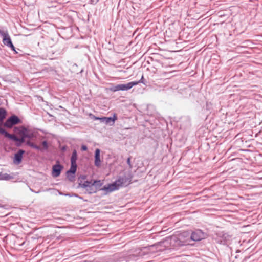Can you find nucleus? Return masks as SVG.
<instances>
[{
  "mask_svg": "<svg viewBox=\"0 0 262 262\" xmlns=\"http://www.w3.org/2000/svg\"><path fill=\"white\" fill-rule=\"evenodd\" d=\"M5 137L9 138V139L15 142V145L17 147H20L22 146L23 143H25L26 145L29 147L36 149L38 151H43V150H48L49 148V145L48 142L46 140H44L41 142L42 147L38 146L32 142L30 140H26L23 136L18 135L19 137L17 136V134H11L9 133L6 130L2 134Z\"/></svg>",
  "mask_w": 262,
  "mask_h": 262,
  "instance_id": "1",
  "label": "nucleus"
},
{
  "mask_svg": "<svg viewBox=\"0 0 262 262\" xmlns=\"http://www.w3.org/2000/svg\"><path fill=\"white\" fill-rule=\"evenodd\" d=\"M13 131L17 135H22L25 139L29 140L34 137V134L32 133H29L28 128L24 126H15L14 127Z\"/></svg>",
  "mask_w": 262,
  "mask_h": 262,
  "instance_id": "2",
  "label": "nucleus"
},
{
  "mask_svg": "<svg viewBox=\"0 0 262 262\" xmlns=\"http://www.w3.org/2000/svg\"><path fill=\"white\" fill-rule=\"evenodd\" d=\"M136 83V82L131 81L126 84H112L108 89L110 91L113 92L118 91H127L132 89L134 86H135Z\"/></svg>",
  "mask_w": 262,
  "mask_h": 262,
  "instance_id": "3",
  "label": "nucleus"
},
{
  "mask_svg": "<svg viewBox=\"0 0 262 262\" xmlns=\"http://www.w3.org/2000/svg\"><path fill=\"white\" fill-rule=\"evenodd\" d=\"M82 188L85 189V193L92 194L97 192V189L94 188L92 183V180L85 181L83 183L81 181L79 182L77 188Z\"/></svg>",
  "mask_w": 262,
  "mask_h": 262,
  "instance_id": "4",
  "label": "nucleus"
},
{
  "mask_svg": "<svg viewBox=\"0 0 262 262\" xmlns=\"http://www.w3.org/2000/svg\"><path fill=\"white\" fill-rule=\"evenodd\" d=\"M21 120L16 115L10 116L4 123V127L8 128H11L14 125L21 123Z\"/></svg>",
  "mask_w": 262,
  "mask_h": 262,
  "instance_id": "5",
  "label": "nucleus"
},
{
  "mask_svg": "<svg viewBox=\"0 0 262 262\" xmlns=\"http://www.w3.org/2000/svg\"><path fill=\"white\" fill-rule=\"evenodd\" d=\"M133 175L130 172L125 173L123 176H120L116 180L119 187L127 186L132 183Z\"/></svg>",
  "mask_w": 262,
  "mask_h": 262,
  "instance_id": "6",
  "label": "nucleus"
},
{
  "mask_svg": "<svg viewBox=\"0 0 262 262\" xmlns=\"http://www.w3.org/2000/svg\"><path fill=\"white\" fill-rule=\"evenodd\" d=\"M0 35L3 37V43L8 46V47L10 48L11 49L15 52V48L13 45L11 38L8 33L7 31H4L3 30H0Z\"/></svg>",
  "mask_w": 262,
  "mask_h": 262,
  "instance_id": "7",
  "label": "nucleus"
},
{
  "mask_svg": "<svg viewBox=\"0 0 262 262\" xmlns=\"http://www.w3.org/2000/svg\"><path fill=\"white\" fill-rule=\"evenodd\" d=\"M206 236V233L200 229H196L192 232L190 238L193 241H200L205 238Z\"/></svg>",
  "mask_w": 262,
  "mask_h": 262,
  "instance_id": "8",
  "label": "nucleus"
},
{
  "mask_svg": "<svg viewBox=\"0 0 262 262\" xmlns=\"http://www.w3.org/2000/svg\"><path fill=\"white\" fill-rule=\"evenodd\" d=\"M63 166L60 164L59 161H57L56 164L53 165L52 170V176L54 178H57L60 176Z\"/></svg>",
  "mask_w": 262,
  "mask_h": 262,
  "instance_id": "9",
  "label": "nucleus"
},
{
  "mask_svg": "<svg viewBox=\"0 0 262 262\" xmlns=\"http://www.w3.org/2000/svg\"><path fill=\"white\" fill-rule=\"evenodd\" d=\"M25 153V151L20 149L18 151L14 154L13 162L16 165H19L22 162L23 155Z\"/></svg>",
  "mask_w": 262,
  "mask_h": 262,
  "instance_id": "10",
  "label": "nucleus"
},
{
  "mask_svg": "<svg viewBox=\"0 0 262 262\" xmlns=\"http://www.w3.org/2000/svg\"><path fill=\"white\" fill-rule=\"evenodd\" d=\"M120 188L117 181L108 184L107 186H104L102 190L106 191L107 192H111L114 190H118Z\"/></svg>",
  "mask_w": 262,
  "mask_h": 262,
  "instance_id": "11",
  "label": "nucleus"
},
{
  "mask_svg": "<svg viewBox=\"0 0 262 262\" xmlns=\"http://www.w3.org/2000/svg\"><path fill=\"white\" fill-rule=\"evenodd\" d=\"M116 120H117V116L115 114H114L113 117H101V118L100 119V122L102 123H104L105 124H110L112 125L114 124V122Z\"/></svg>",
  "mask_w": 262,
  "mask_h": 262,
  "instance_id": "12",
  "label": "nucleus"
},
{
  "mask_svg": "<svg viewBox=\"0 0 262 262\" xmlns=\"http://www.w3.org/2000/svg\"><path fill=\"white\" fill-rule=\"evenodd\" d=\"M95 161L94 164L95 165L99 167L101 166V160H100V150L98 148H97L95 151Z\"/></svg>",
  "mask_w": 262,
  "mask_h": 262,
  "instance_id": "13",
  "label": "nucleus"
},
{
  "mask_svg": "<svg viewBox=\"0 0 262 262\" xmlns=\"http://www.w3.org/2000/svg\"><path fill=\"white\" fill-rule=\"evenodd\" d=\"M77 153L76 149H74L70 159L71 164H77Z\"/></svg>",
  "mask_w": 262,
  "mask_h": 262,
  "instance_id": "14",
  "label": "nucleus"
},
{
  "mask_svg": "<svg viewBox=\"0 0 262 262\" xmlns=\"http://www.w3.org/2000/svg\"><path fill=\"white\" fill-rule=\"evenodd\" d=\"M92 183L94 188L97 189V191L98 190L102 189L101 187L102 186L103 183L100 180H92Z\"/></svg>",
  "mask_w": 262,
  "mask_h": 262,
  "instance_id": "15",
  "label": "nucleus"
},
{
  "mask_svg": "<svg viewBox=\"0 0 262 262\" xmlns=\"http://www.w3.org/2000/svg\"><path fill=\"white\" fill-rule=\"evenodd\" d=\"M77 164H71V167L70 169L67 171L68 173H72V174H75L77 170Z\"/></svg>",
  "mask_w": 262,
  "mask_h": 262,
  "instance_id": "16",
  "label": "nucleus"
},
{
  "mask_svg": "<svg viewBox=\"0 0 262 262\" xmlns=\"http://www.w3.org/2000/svg\"><path fill=\"white\" fill-rule=\"evenodd\" d=\"M7 116L6 110L2 107L0 108V121L2 122L6 118Z\"/></svg>",
  "mask_w": 262,
  "mask_h": 262,
  "instance_id": "17",
  "label": "nucleus"
},
{
  "mask_svg": "<svg viewBox=\"0 0 262 262\" xmlns=\"http://www.w3.org/2000/svg\"><path fill=\"white\" fill-rule=\"evenodd\" d=\"M1 180H9L13 178L12 176H11L9 174L7 173H3L1 172Z\"/></svg>",
  "mask_w": 262,
  "mask_h": 262,
  "instance_id": "18",
  "label": "nucleus"
},
{
  "mask_svg": "<svg viewBox=\"0 0 262 262\" xmlns=\"http://www.w3.org/2000/svg\"><path fill=\"white\" fill-rule=\"evenodd\" d=\"M66 176L68 180L71 182H73L75 180V174H72V173H68V172H66Z\"/></svg>",
  "mask_w": 262,
  "mask_h": 262,
  "instance_id": "19",
  "label": "nucleus"
},
{
  "mask_svg": "<svg viewBox=\"0 0 262 262\" xmlns=\"http://www.w3.org/2000/svg\"><path fill=\"white\" fill-rule=\"evenodd\" d=\"M133 82H136L137 83L135 84V85H138V84H139L140 83H143V84L144 85H146V82H145V79H144V75H142V77L140 79V80L139 81H133Z\"/></svg>",
  "mask_w": 262,
  "mask_h": 262,
  "instance_id": "20",
  "label": "nucleus"
},
{
  "mask_svg": "<svg viewBox=\"0 0 262 262\" xmlns=\"http://www.w3.org/2000/svg\"><path fill=\"white\" fill-rule=\"evenodd\" d=\"M131 158H132L131 156H129L127 159V163L130 169H132L133 167V166L131 164Z\"/></svg>",
  "mask_w": 262,
  "mask_h": 262,
  "instance_id": "21",
  "label": "nucleus"
},
{
  "mask_svg": "<svg viewBox=\"0 0 262 262\" xmlns=\"http://www.w3.org/2000/svg\"><path fill=\"white\" fill-rule=\"evenodd\" d=\"M86 178V176L85 175H80L78 178V181H80L79 182H80L81 181L82 182V180H84Z\"/></svg>",
  "mask_w": 262,
  "mask_h": 262,
  "instance_id": "22",
  "label": "nucleus"
},
{
  "mask_svg": "<svg viewBox=\"0 0 262 262\" xmlns=\"http://www.w3.org/2000/svg\"><path fill=\"white\" fill-rule=\"evenodd\" d=\"M87 149H88V147L86 145H82V146L81 147V150L82 151H86Z\"/></svg>",
  "mask_w": 262,
  "mask_h": 262,
  "instance_id": "23",
  "label": "nucleus"
},
{
  "mask_svg": "<svg viewBox=\"0 0 262 262\" xmlns=\"http://www.w3.org/2000/svg\"><path fill=\"white\" fill-rule=\"evenodd\" d=\"M67 146L66 145H64L61 147V150L63 152L67 150Z\"/></svg>",
  "mask_w": 262,
  "mask_h": 262,
  "instance_id": "24",
  "label": "nucleus"
},
{
  "mask_svg": "<svg viewBox=\"0 0 262 262\" xmlns=\"http://www.w3.org/2000/svg\"><path fill=\"white\" fill-rule=\"evenodd\" d=\"M6 129L0 127V134H3Z\"/></svg>",
  "mask_w": 262,
  "mask_h": 262,
  "instance_id": "25",
  "label": "nucleus"
},
{
  "mask_svg": "<svg viewBox=\"0 0 262 262\" xmlns=\"http://www.w3.org/2000/svg\"><path fill=\"white\" fill-rule=\"evenodd\" d=\"M93 118H94L95 120H99L100 121V119L101 118L98 117H96V116H95L94 115H93Z\"/></svg>",
  "mask_w": 262,
  "mask_h": 262,
  "instance_id": "26",
  "label": "nucleus"
},
{
  "mask_svg": "<svg viewBox=\"0 0 262 262\" xmlns=\"http://www.w3.org/2000/svg\"><path fill=\"white\" fill-rule=\"evenodd\" d=\"M99 0H91V4H96L98 2Z\"/></svg>",
  "mask_w": 262,
  "mask_h": 262,
  "instance_id": "27",
  "label": "nucleus"
},
{
  "mask_svg": "<svg viewBox=\"0 0 262 262\" xmlns=\"http://www.w3.org/2000/svg\"><path fill=\"white\" fill-rule=\"evenodd\" d=\"M72 196H75L76 197H78V198H79L80 199H82V196H79L78 194H74L72 195Z\"/></svg>",
  "mask_w": 262,
  "mask_h": 262,
  "instance_id": "28",
  "label": "nucleus"
},
{
  "mask_svg": "<svg viewBox=\"0 0 262 262\" xmlns=\"http://www.w3.org/2000/svg\"><path fill=\"white\" fill-rule=\"evenodd\" d=\"M7 205H2L1 203H0V208H7Z\"/></svg>",
  "mask_w": 262,
  "mask_h": 262,
  "instance_id": "29",
  "label": "nucleus"
},
{
  "mask_svg": "<svg viewBox=\"0 0 262 262\" xmlns=\"http://www.w3.org/2000/svg\"><path fill=\"white\" fill-rule=\"evenodd\" d=\"M64 195L69 196H72V195H71L70 193L65 194Z\"/></svg>",
  "mask_w": 262,
  "mask_h": 262,
  "instance_id": "30",
  "label": "nucleus"
},
{
  "mask_svg": "<svg viewBox=\"0 0 262 262\" xmlns=\"http://www.w3.org/2000/svg\"><path fill=\"white\" fill-rule=\"evenodd\" d=\"M225 243V241H222V240L221 241V244H224Z\"/></svg>",
  "mask_w": 262,
  "mask_h": 262,
  "instance_id": "31",
  "label": "nucleus"
},
{
  "mask_svg": "<svg viewBox=\"0 0 262 262\" xmlns=\"http://www.w3.org/2000/svg\"><path fill=\"white\" fill-rule=\"evenodd\" d=\"M223 236L224 238H226V234H223Z\"/></svg>",
  "mask_w": 262,
  "mask_h": 262,
  "instance_id": "32",
  "label": "nucleus"
},
{
  "mask_svg": "<svg viewBox=\"0 0 262 262\" xmlns=\"http://www.w3.org/2000/svg\"><path fill=\"white\" fill-rule=\"evenodd\" d=\"M59 194H60V195H64L65 194H63L62 192H59Z\"/></svg>",
  "mask_w": 262,
  "mask_h": 262,
  "instance_id": "33",
  "label": "nucleus"
}]
</instances>
